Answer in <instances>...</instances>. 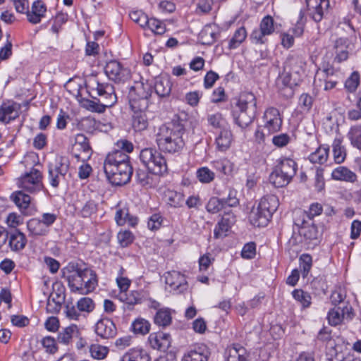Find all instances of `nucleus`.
I'll list each match as a JSON object with an SVG mask.
<instances>
[{"instance_id": "21", "label": "nucleus", "mask_w": 361, "mask_h": 361, "mask_svg": "<svg viewBox=\"0 0 361 361\" xmlns=\"http://www.w3.org/2000/svg\"><path fill=\"white\" fill-rule=\"evenodd\" d=\"M47 12V6L41 0L35 1L30 11H26L27 20L32 24H37L41 22Z\"/></svg>"}, {"instance_id": "13", "label": "nucleus", "mask_w": 361, "mask_h": 361, "mask_svg": "<svg viewBox=\"0 0 361 361\" xmlns=\"http://www.w3.org/2000/svg\"><path fill=\"white\" fill-rule=\"evenodd\" d=\"M295 224L300 228L299 233L306 243L318 241L319 235L318 228L313 223L308 224L305 219L295 218Z\"/></svg>"}, {"instance_id": "33", "label": "nucleus", "mask_w": 361, "mask_h": 361, "mask_svg": "<svg viewBox=\"0 0 361 361\" xmlns=\"http://www.w3.org/2000/svg\"><path fill=\"white\" fill-rule=\"evenodd\" d=\"M276 169L280 171V173L286 174V176L292 179L297 171V164L292 159L286 157L282 158Z\"/></svg>"}, {"instance_id": "17", "label": "nucleus", "mask_w": 361, "mask_h": 361, "mask_svg": "<svg viewBox=\"0 0 361 361\" xmlns=\"http://www.w3.org/2000/svg\"><path fill=\"white\" fill-rule=\"evenodd\" d=\"M95 333L101 338L108 339L116 335L117 329L112 320L102 318L95 325Z\"/></svg>"}, {"instance_id": "12", "label": "nucleus", "mask_w": 361, "mask_h": 361, "mask_svg": "<svg viewBox=\"0 0 361 361\" xmlns=\"http://www.w3.org/2000/svg\"><path fill=\"white\" fill-rule=\"evenodd\" d=\"M92 152L89 139L84 134H77L72 149L73 157L78 161H81L85 162L90 159Z\"/></svg>"}, {"instance_id": "15", "label": "nucleus", "mask_w": 361, "mask_h": 361, "mask_svg": "<svg viewBox=\"0 0 361 361\" xmlns=\"http://www.w3.org/2000/svg\"><path fill=\"white\" fill-rule=\"evenodd\" d=\"M130 162V157L119 149H115L109 152L104 161V171H111L116 167Z\"/></svg>"}, {"instance_id": "35", "label": "nucleus", "mask_w": 361, "mask_h": 361, "mask_svg": "<svg viewBox=\"0 0 361 361\" xmlns=\"http://www.w3.org/2000/svg\"><path fill=\"white\" fill-rule=\"evenodd\" d=\"M66 295H49L47 302V311L51 314L58 313L65 302Z\"/></svg>"}, {"instance_id": "55", "label": "nucleus", "mask_w": 361, "mask_h": 361, "mask_svg": "<svg viewBox=\"0 0 361 361\" xmlns=\"http://www.w3.org/2000/svg\"><path fill=\"white\" fill-rule=\"evenodd\" d=\"M348 137L351 144L361 149V126H355L352 127L348 133Z\"/></svg>"}, {"instance_id": "42", "label": "nucleus", "mask_w": 361, "mask_h": 361, "mask_svg": "<svg viewBox=\"0 0 361 361\" xmlns=\"http://www.w3.org/2000/svg\"><path fill=\"white\" fill-rule=\"evenodd\" d=\"M109 352L108 347L99 343H92L89 346V353L94 360H102L106 357Z\"/></svg>"}, {"instance_id": "62", "label": "nucleus", "mask_w": 361, "mask_h": 361, "mask_svg": "<svg viewBox=\"0 0 361 361\" xmlns=\"http://www.w3.org/2000/svg\"><path fill=\"white\" fill-rule=\"evenodd\" d=\"M67 20H68V15L67 14H65L63 13H58L54 19V23L51 27V31L57 35L59 34V31L61 30L62 25L64 23H66L67 22Z\"/></svg>"}, {"instance_id": "50", "label": "nucleus", "mask_w": 361, "mask_h": 361, "mask_svg": "<svg viewBox=\"0 0 361 361\" xmlns=\"http://www.w3.org/2000/svg\"><path fill=\"white\" fill-rule=\"evenodd\" d=\"M131 329L135 334L145 335L149 333L150 324L145 319L138 318L132 323Z\"/></svg>"}, {"instance_id": "20", "label": "nucleus", "mask_w": 361, "mask_h": 361, "mask_svg": "<svg viewBox=\"0 0 361 361\" xmlns=\"http://www.w3.org/2000/svg\"><path fill=\"white\" fill-rule=\"evenodd\" d=\"M232 116L235 123L241 128H247L255 119L257 112L233 108Z\"/></svg>"}, {"instance_id": "51", "label": "nucleus", "mask_w": 361, "mask_h": 361, "mask_svg": "<svg viewBox=\"0 0 361 361\" xmlns=\"http://www.w3.org/2000/svg\"><path fill=\"white\" fill-rule=\"evenodd\" d=\"M328 155L329 149L320 147L314 152L310 154L309 159L312 163L322 164L326 161Z\"/></svg>"}, {"instance_id": "43", "label": "nucleus", "mask_w": 361, "mask_h": 361, "mask_svg": "<svg viewBox=\"0 0 361 361\" xmlns=\"http://www.w3.org/2000/svg\"><path fill=\"white\" fill-rule=\"evenodd\" d=\"M343 139L340 137H336L332 144L334 160L336 163L343 162L346 156L345 149L342 146Z\"/></svg>"}, {"instance_id": "2", "label": "nucleus", "mask_w": 361, "mask_h": 361, "mask_svg": "<svg viewBox=\"0 0 361 361\" xmlns=\"http://www.w3.org/2000/svg\"><path fill=\"white\" fill-rule=\"evenodd\" d=\"M185 133V124L180 120H173L161 126L156 134V143L159 149L171 154L179 153L185 146L183 137Z\"/></svg>"}, {"instance_id": "57", "label": "nucleus", "mask_w": 361, "mask_h": 361, "mask_svg": "<svg viewBox=\"0 0 361 361\" xmlns=\"http://www.w3.org/2000/svg\"><path fill=\"white\" fill-rule=\"evenodd\" d=\"M322 212V206L318 202H314L310 204L308 211L300 212V218L305 219L307 216L310 220H312L314 216L321 214Z\"/></svg>"}, {"instance_id": "24", "label": "nucleus", "mask_w": 361, "mask_h": 361, "mask_svg": "<svg viewBox=\"0 0 361 361\" xmlns=\"http://www.w3.org/2000/svg\"><path fill=\"white\" fill-rule=\"evenodd\" d=\"M271 217L272 216L270 215L269 213L262 210V209H259V207L257 206V208L252 209L249 219L253 226L264 227L268 224Z\"/></svg>"}, {"instance_id": "53", "label": "nucleus", "mask_w": 361, "mask_h": 361, "mask_svg": "<svg viewBox=\"0 0 361 361\" xmlns=\"http://www.w3.org/2000/svg\"><path fill=\"white\" fill-rule=\"evenodd\" d=\"M40 343L47 353L53 355L58 351L56 341L52 336H47L42 338Z\"/></svg>"}, {"instance_id": "52", "label": "nucleus", "mask_w": 361, "mask_h": 361, "mask_svg": "<svg viewBox=\"0 0 361 361\" xmlns=\"http://www.w3.org/2000/svg\"><path fill=\"white\" fill-rule=\"evenodd\" d=\"M48 178L50 185L54 188H58L60 183L65 180L66 176L68 173L66 171H59L53 169H48Z\"/></svg>"}, {"instance_id": "8", "label": "nucleus", "mask_w": 361, "mask_h": 361, "mask_svg": "<svg viewBox=\"0 0 361 361\" xmlns=\"http://www.w3.org/2000/svg\"><path fill=\"white\" fill-rule=\"evenodd\" d=\"M274 20L270 16H264L260 22L259 27L252 31L250 39L252 43L262 44L267 42V37L274 32Z\"/></svg>"}, {"instance_id": "18", "label": "nucleus", "mask_w": 361, "mask_h": 361, "mask_svg": "<svg viewBox=\"0 0 361 361\" xmlns=\"http://www.w3.org/2000/svg\"><path fill=\"white\" fill-rule=\"evenodd\" d=\"M171 341L170 334L163 331L152 333L148 337L150 346L159 350H167L171 346Z\"/></svg>"}, {"instance_id": "28", "label": "nucleus", "mask_w": 361, "mask_h": 361, "mask_svg": "<svg viewBox=\"0 0 361 361\" xmlns=\"http://www.w3.org/2000/svg\"><path fill=\"white\" fill-rule=\"evenodd\" d=\"M234 217L231 215L223 216L216 225L214 235L215 238H222L228 235L231 226L234 224Z\"/></svg>"}, {"instance_id": "46", "label": "nucleus", "mask_w": 361, "mask_h": 361, "mask_svg": "<svg viewBox=\"0 0 361 361\" xmlns=\"http://www.w3.org/2000/svg\"><path fill=\"white\" fill-rule=\"evenodd\" d=\"M171 313L169 308L159 309L154 318L156 324L160 326H166L171 322Z\"/></svg>"}, {"instance_id": "11", "label": "nucleus", "mask_w": 361, "mask_h": 361, "mask_svg": "<svg viewBox=\"0 0 361 361\" xmlns=\"http://www.w3.org/2000/svg\"><path fill=\"white\" fill-rule=\"evenodd\" d=\"M133 169L130 162L116 167V170L107 171H104L106 176L109 181L114 185H123L128 183L133 174Z\"/></svg>"}, {"instance_id": "36", "label": "nucleus", "mask_w": 361, "mask_h": 361, "mask_svg": "<svg viewBox=\"0 0 361 361\" xmlns=\"http://www.w3.org/2000/svg\"><path fill=\"white\" fill-rule=\"evenodd\" d=\"M27 227L30 234L34 236L45 235L49 233V229H47L39 218L30 219L27 223Z\"/></svg>"}, {"instance_id": "10", "label": "nucleus", "mask_w": 361, "mask_h": 361, "mask_svg": "<svg viewBox=\"0 0 361 361\" xmlns=\"http://www.w3.org/2000/svg\"><path fill=\"white\" fill-rule=\"evenodd\" d=\"M104 72L107 77L115 82H125L130 78V71L116 60L106 62Z\"/></svg>"}, {"instance_id": "63", "label": "nucleus", "mask_w": 361, "mask_h": 361, "mask_svg": "<svg viewBox=\"0 0 361 361\" xmlns=\"http://www.w3.org/2000/svg\"><path fill=\"white\" fill-rule=\"evenodd\" d=\"M90 272L87 274V276L83 282V286L86 288V293L92 292L97 285V279L96 274L90 269Z\"/></svg>"}, {"instance_id": "27", "label": "nucleus", "mask_w": 361, "mask_h": 361, "mask_svg": "<svg viewBox=\"0 0 361 361\" xmlns=\"http://www.w3.org/2000/svg\"><path fill=\"white\" fill-rule=\"evenodd\" d=\"M305 59L299 56H290L286 61V66L289 68L290 73L296 75L298 79L305 74Z\"/></svg>"}, {"instance_id": "60", "label": "nucleus", "mask_w": 361, "mask_h": 361, "mask_svg": "<svg viewBox=\"0 0 361 361\" xmlns=\"http://www.w3.org/2000/svg\"><path fill=\"white\" fill-rule=\"evenodd\" d=\"M77 307L80 312L90 313L94 310L95 304L92 298L84 297L77 302Z\"/></svg>"}, {"instance_id": "7", "label": "nucleus", "mask_w": 361, "mask_h": 361, "mask_svg": "<svg viewBox=\"0 0 361 361\" xmlns=\"http://www.w3.org/2000/svg\"><path fill=\"white\" fill-rule=\"evenodd\" d=\"M42 174L39 170L32 168L30 172L25 173L18 180L19 188L30 193L40 191L43 187Z\"/></svg>"}, {"instance_id": "26", "label": "nucleus", "mask_w": 361, "mask_h": 361, "mask_svg": "<svg viewBox=\"0 0 361 361\" xmlns=\"http://www.w3.org/2000/svg\"><path fill=\"white\" fill-rule=\"evenodd\" d=\"M233 142V134L228 128H223L216 137V148L219 152H226L228 150Z\"/></svg>"}, {"instance_id": "45", "label": "nucleus", "mask_w": 361, "mask_h": 361, "mask_svg": "<svg viewBox=\"0 0 361 361\" xmlns=\"http://www.w3.org/2000/svg\"><path fill=\"white\" fill-rule=\"evenodd\" d=\"M215 177V173L207 166L200 167L196 171V178L202 184L211 183Z\"/></svg>"}, {"instance_id": "37", "label": "nucleus", "mask_w": 361, "mask_h": 361, "mask_svg": "<svg viewBox=\"0 0 361 361\" xmlns=\"http://www.w3.org/2000/svg\"><path fill=\"white\" fill-rule=\"evenodd\" d=\"M148 118L146 111H133L132 126L136 131H142L148 127Z\"/></svg>"}, {"instance_id": "40", "label": "nucleus", "mask_w": 361, "mask_h": 361, "mask_svg": "<svg viewBox=\"0 0 361 361\" xmlns=\"http://www.w3.org/2000/svg\"><path fill=\"white\" fill-rule=\"evenodd\" d=\"M165 197L167 204L172 207L178 208L183 207L184 204V195L182 192L174 190H167Z\"/></svg>"}, {"instance_id": "23", "label": "nucleus", "mask_w": 361, "mask_h": 361, "mask_svg": "<svg viewBox=\"0 0 361 361\" xmlns=\"http://www.w3.org/2000/svg\"><path fill=\"white\" fill-rule=\"evenodd\" d=\"M20 106L14 102L4 103L0 106V121L6 123L18 116Z\"/></svg>"}, {"instance_id": "34", "label": "nucleus", "mask_w": 361, "mask_h": 361, "mask_svg": "<svg viewBox=\"0 0 361 361\" xmlns=\"http://www.w3.org/2000/svg\"><path fill=\"white\" fill-rule=\"evenodd\" d=\"M333 179L346 182L353 183L357 179L356 174L344 166L336 168L331 173Z\"/></svg>"}, {"instance_id": "25", "label": "nucleus", "mask_w": 361, "mask_h": 361, "mask_svg": "<svg viewBox=\"0 0 361 361\" xmlns=\"http://www.w3.org/2000/svg\"><path fill=\"white\" fill-rule=\"evenodd\" d=\"M80 329L75 324H71L63 328L57 336V341L59 343L68 345L72 343L75 337L79 336Z\"/></svg>"}, {"instance_id": "39", "label": "nucleus", "mask_w": 361, "mask_h": 361, "mask_svg": "<svg viewBox=\"0 0 361 361\" xmlns=\"http://www.w3.org/2000/svg\"><path fill=\"white\" fill-rule=\"evenodd\" d=\"M69 166L70 162L66 157L56 155L55 157L49 162L48 169L68 172Z\"/></svg>"}, {"instance_id": "6", "label": "nucleus", "mask_w": 361, "mask_h": 361, "mask_svg": "<svg viewBox=\"0 0 361 361\" xmlns=\"http://www.w3.org/2000/svg\"><path fill=\"white\" fill-rule=\"evenodd\" d=\"M63 276L66 278L71 291L79 290L83 287V282L87 274L90 273V269L83 270L78 268L77 264L71 262L62 270Z\"/></svg>"}, {"instance_id": "31", "label": "nucleus", "mask_w": 361, "mask_h": 361, "mask_svg": "<svg viewBox=\"0 0 361 361\" xmlns=\"http://www.w3.org/2000/svg\"><path fill=\"white\" fill-rule=\"evenodd\" d=\"M279 205V200L277 196L274 195H264L261 200L258 204L259 209L269 213L270 215L276 211Z\"/></svg>"}, {"instance_id": "58", "label": "nucleus", "mask_w": 361, "mask_h": 361, "mask_svg": "<svg viewBox=\"0 0 361 361\" xmlns=\"http://www.w3.org/2000/svg\"><path fill=\"white\" fill-rule=\"evenodd\" d=\"M116 298L119 301L122 302L128 309H131L135 305L142 302V298L140 297H136L135 295H117Z\"/></svg>"}, {"instance_id": "44", "label": "nucleus", "mask_w": 361, "mask_h": 361, "mask_svg": "<svg viewBox=\"0 0 361 361\" xmlns=\"http://www.w3.org/2000/svg\"><path fill=\"white\" fill-rule=\"evenodd\" d=\"M11 198L16 206L20 209H26L29 207L31 198L30 195L25 194L23 191H17L13 192Z\"/></svg>"}, {"instance_id": "59", "label": "nucleus", "mask_w": 361, "mask_h": 361, "mask_svg": "<svg viewBox=\"0 0 361 361\" xmlns=\"http://www.w3.org/2000/svg\"><path fill=\"white\" fill-rule=\"evenodd\" d=\"M312 265V257L308 254H302L300 257V267L302 276L307 277Z\"/></svg>"}, {"instance_id": "61", "label": "nucleus", "mask_w": 361, "mask_h": 361, "mask_svg": "<svg viewBox=\"0 0 361 361\" xmlns=\"http://www.w3.org/2000/svg\"><path fill=\"white\" fill-rule=\"evenodd\" d=\"M130 18L138 24L142 28L146 29L147 16L140 10L133 11L129 13Z\"/></svg>"}, {"instance_id": "49", "label": "nucleus", "mask_w": 361, "mask_h": 361, "mask_svg": "<svg viewBox=\"0 0 361 361\" xmlns=\"http://www.w3.org/2000/svg\"><path fill=\"white\" fill-rule=\"evenodd\" d=\"M246 37L247 32L244 27H240L236 30L228 42V49H234L238 47L245 39Z\"/></svg>"}, {"instance_id": "14", "label": "nucleus", "mask_w": 361, "mask_h": 361, "mask_svg": "<svg viewBox=\"0 0 361 361\" xmlns=\"http://www.w3.org/2000/svg\"><path fill=\"white\" fill-rule=\"evenodd\" d=\"M166 284L171 288L169 291H178L179 293L188 290V284L183 274L179 271H169L165 275Z\"/></svg>"}, {"instance_id": "64", "label": "nucleus", "mask_w": 361, "mask_h": 361, "mask_svg": "<svg viewBox=\"0 0 361 361\" xmlns=\"http://www.w3.org/2000/svg\"><path fill=\"white\" fill-rule=\"evenodd\" d=\"M360 84V74L354 71L345 82V88L350 92H355Z\"/></svg>"}, {"instance_id": "1", "label": "nucleus", "mask_w": 361, "mask_h": 361, "mask_svg": "<svg viewBox=\"0 0 361 361\" xmlns=\"http://www.w3.org/2000/svg\"><path fill=\"white\" fill-rule=\"evenodd\" d=\"M87 88L93 99H85L84 106L92 112L103 113L106 108L111 107L117 101L113 85L100 82L96 78H91L87 82Z\"/></svg>"}, {"instance_id": "54", "label": "nucleus", "mask_w": 361, "mask_h": 361, "mask_svg": "<svg viewBox=\"0 0 361 361\" xmlns=\"http://www.w3.org/2000/svg\"><path fill=\"white\" fill-rule=\"evenodd\" d=\"M207 121L209 126L214 128H226V121L221 113L217 112L208 115Z\"/></svg>"}, {"instance_id": "32", "label": "nucleus", "mask_w": 361, "mask_h": 361, "mask_svg": "<svg viewBox=\"0 0 361 361\" xmlns=\"http://www.w3.org/2000/svg\"><path fill=\"white\" fill-rule=\"evenodd\" d=\"M181 361H208L207 350L200 346L195 348L185 353Z\"/></svg>"}, {"instance_id": "38", "label": "nucleus", "mask_w": 361, "mask_h": 361, "mask_svg": "<svg viewBox=\"0 0 361 361\" xmlns=\"http://www.w3.org/2000/svg\"><path fill=\"white\" fill-rule=\"evenodd\" d=\"M154 91L160 97L169 95L171 91V83L167 78H159L154 83Z\"/></svg>"}, {"instance_id": "19", "label": "nucleus", "mask_w": 361, "mask_h": 361, "mask_svg": "<svg viewBox=\"0 0 361 361\" xmlns=\"http://www.w3.org/2000/svg\"><path fill=\"white\" fill-rule=\"evenodd\" d=\"M233 108L257 112L256 97L251 92H242Z\"/></svg>"}, {"instance_id": "48", "label": "nucleus", "mask_w": 361, "mask_h": 361, "mask_svg": "<svg viewBox=\"0 0 361 361\" xmlns=\"http://www.w3.org/2000/svg\"><path fill=\"white\" fill-rule=\"evenodd\" d=\"M146 28L149 29L154 35H161L165 33L166 25L162 21L154 18H147Z\"/></svg>"}, {"instance_id": "9", "label": "nucleus", "mask_w": 361, "mask_h": 361, "mask_svg": "<svg viewBox=\"0 0 361 361\" xmlns=\"http://www.w3.org/2000/svg\"><path fill=\"white\" fill-rule=\"evenodd\" d=\"M262 127L267 131V135H271L279 131L281 128L283 119L278 109L267 108L262 116Z\"/></svg>"}, {"instance_id": "5", "label": "nucleus", "mask_w": 361, "mask_h": 361, "mask_svg": "<svg viewBox=\"0 0 361 361\" xmlns=\"http://www.w3.org/2000/svg\"><path fill=\"white\" fill-rule=\"evenodd\" d=\"M152 94V87L142 81L135 82L130 88L129 104L133 111H146Z\"/></svg>"}, {"instance_id": "47", "label": "nucleus", "mask_w": 361, "mask_h": 361, "mask_svg": "<svg viewBox=\"0 0 361 361\" xmlns=\"http://www.w3.org/2000/svg\"><path fill=\"white\" fill-rule=\"evenodd\" d=\"M269 179L270 182L276 188L284 187L287 185L292 180L288 176H286V174L280 173V171L276 169L271 173Z\"/></svg>"}, {"instance_id": "3", "label": "nucleus", "mask_w": 361, "mask_h": 361, "mask_svg": "<svg viewBox=\"0 0 361 361\" xmlns=\"http://www.w3.org/2000/svg\"><path fill=\"white\" fill-rule=\"evenodd\" d=\"M330 300L334 307L327 314L328 322L331 326H337L343 321H350L354 317L353 307L346 300V295H331Z\"/></svg>"}, {"instance_id": "16", "label": "nucleus", "mask_w": 361, "mask_h": 361, "mask_svg": "<svg viewBox=\"0 0 361 361\" xmlns=\"http://www.w3.org/2000/svg\"><path fill=\"white\" fill-rule=\"evenodd\" d=\"M309 14L312 20L320 22L324 16V11L329 6V0H306Z\"/></svg>"}, {"instance_id": "29", "label": "nucleus", "mask_w": 361, "mask_h": 361, "mask_svg": "<svg viewBox=\"0 0 361 361\" xmlns=\"http://www.w3.org/2000/svg\"><path fill=\"white\" fill-rule=\"evenodd\" d=\"M148 353L141 348L129 349L121 357L120 361H150Z\"/></svg>"}, {"instance_id": "41", "label": "nucleus", "mask_w": 361, "mask_h": 361, "mask_svg": "<svg viewBox=\"0 0 361 361\" xmlns=\"http://www.w3.org/2000/svg\"><path fill=\"white\" fill-rule=\"evenodd\" d=\"M211 165L217 171L226 176L231 175L233 171V164L225 158L212 161Z\"/></svg>"}, {"instance_id": "56", "label": "nucleus", "mask_w": 361, "mask_h": 361, "mask_svg": "<svg viewBox=\"0 0 361 361\" xmlns=\"http://www.w3.org/2000/svg\"><path fill=\"white\" fill-rule=\"evenodd\" d=\"M224 208L225 206L223 200L216 197H211L206 205L207 211L212 214H216Z\"/></svg>"}, {"instance_id": "22", "label": "nucleus", "mask_w": 361, "mask_h": 361, "mask_svg": "<svg viewBox=\"0 0 361 361\" xmlns=\"http://www.w3.org/2000/svg\"><path fill=\"white\" fill-rule=\"evenodd\" d=\"M226 361H250L247 350L239 344L228 346L226 351Z\"/></svg>"}, {"instance_id": "30", "label": "nucleus", "mask_w": 361, "mask_h": 361, "mask_svg": "<svg viewBox=\"0 0 361 361\" xmlns=\"http://www.w3.org/2000/svg\"><path fill=\"white\" fill-rule=\"evenodd\" d=\"M9 246L13 251H20L24 249L27 244L25 234L19 230H16L8 236Z\"/></svg>"}, {"instance_id": "4", "label": "nucleus", "mask_w": 361, "mask_h": 361, "mask_svg": "<svg viewBox=\"0 0 361 361\" xmlns=\"http://www.w3.org/2000/svg\"><path fill=\"white\" fill-rule=\"evenodd\" d=\"M140 160L147 168L149 173L162 176L167 173L168 167L166 159L161 152L155 148L147 147L140 152Z\"/></svg>"}]
</instances>
